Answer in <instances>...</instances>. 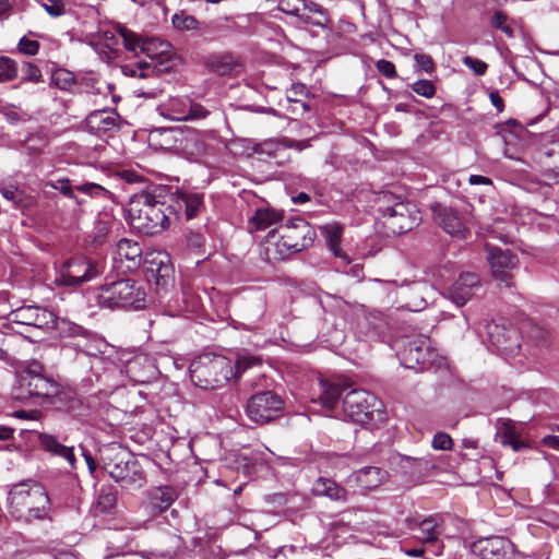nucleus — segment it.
<instances>
[{
	"mask_svg": "<svg viewBox=\"0 0 559 559\" xmlns=\"http://www.w3.org/2000/svg\"><path fill=\"white\" fill-rule=\"evenodd\" d=\"M142 249L136 241L123 238L116 246L114 253V269L119 273H127L138 269L141 264Z\"/></svg>",
	"mask_w": 559,
	"mask_h": 559,
	"instance_id": "nucleus-18",
	"label": "nucleus"
},
{
	"mask_svg": "<svg viewBox=\"0 0 559 559\" xmlns=\"http://www.w3.org/2000/svg\"><path fill=\"white\" fill-rule=\"evenodd\" d=\"M474 550L481 559H509L512 544L504 537L492 536L476 542Z\"/></svg>",
	"mask_w": 559,
	"mask_h": 559,
	"instance_id": "nucleus-23",
	"label": "nucleus"
},
{
	"mask_svg": "<svg viewBox=\"0 0 559 559\" xmlns=\"http://www.w3.org/2000/svg\"><path fill=\"white\" fill-rule=\"evenodd\" d=\"M479 288V278L475 273H462L449 288V298L456 306H464Z\"/></svg>",
	"mask_w": 559,
	"mask_h": 559,
	"instance_id": "nucleus-24",
	"label": "nucleus"
},
{
	"mask_svg": "<svg viewBox=\"0 0 559 559\" xmlns=\"http://www.w3.org/2000/svg\"><path fill=\"white\" fill-rule=\"evenodd\" d=\"M407 528L421 543L435 545L440 535V523L436 516H409L405 519Z\"/></svg>",
	"mask_w": 559,
	"mask_h": 559,
	"instance_id": "nucleus-20",
	"label": "nucleus"
},
{
	"mask_svg": "<svg viewBox=\"0 0 559 559\" xmlns=\"http://www.w3.org/2000/svg\"><path fill=\"white\" fill-rule=\"evenodd\" d=\"M430 290L426 283H414L411 287V294L414 296L413 302L408 304L414 311L425 308L428 304L427 298L423 295L424 292Z\"/></svg>",
	"mask_w": 559,
	"mask_h": 559,
	"instance_id": "nucleus-45",
	"label": "nucleus"
},
{
	"mask_svg": "<svg viewBox=\"0 0 559 559\" xmlns=\"http://www.w3.org/2000/svg\"><path fill=\"white\" fill-rule=\"evenodd\" d=\"M10 324L19 328L48 332L53 330L56 314L53 311L40 306H23L10 312Z\"/></svg>",
	"mask_w": 559,
	"mask_h": 559,
	"instance_id": "nucleus-12",
	"label": "nucleus"
},
{
	"mask_svg": "<svg viewBox=\"0 0 559 559\" xmlns=\"http://www.w3.org/2000/svg\"><path fill=\"white\" fill-rule=\"evenodd\" d=\"M187 245L188 247L199 250L203 246V237L198 233H190L187 235Z\"/></svg>",
	"mask_w": 559,
	"mask_h": 559,
	"instance_id": "nucleus-64",
	"label": "nucleus"
},
{
	"mask_svg": "<svg viewBox=\"0 0 559 559\" xmlns=\"http://www.w3.org/2000/svg\"><path fill=\"white\" fill-rule=\"evenodd\" d=\"M51 83L62 91H71L75 85V76L67 69H56L51 74Z\"/></svg>",
	"mask_w": 559,
	"mask_h": 559,
	"instance_id": "nucleus-43",
	"label": "nucleus"
},
{
	"mask_svg": "<svg viewBox=\"0 0 559 559\" xmlns=\"http://www.w3.org/2000/svg\"><path fill=\"white\" fill-rule=\"evenodd\" d=\"M118 115L115 111L97 110L86 118L87 127L96 133L108 132L118 128Z\"/></svg>",
	"mask_w": 559,
	"mask_h": 559,
	"instance_id": "nucleus-27",
	"label": "nucleus"
},
{
	"mask_svg": "<svg viewBox=\"0 0 559 559\" xmlns=\"http://www.w3.org/2000/svg\"><path fill=\"white\" fill-rule=\"evenodd\" d=\"M43 7L46 12L53 17H58L64 13V4L60 0H51L49 3H44Z\"/></svg>",
	"mask_w": 559,
	"mask_h": 559,
	"instance_id": "nucleus-62",
	"label": "nucleus"
},
{
	"mask_svg": "<svg viewBox=\"0 0 559 559\" xmlns=\"http://www.w3.org/2000/svg\"><path fill=\"white\" fill-rule=\"evenodd\" d=\"M366 323L369 328L368 335L371 340L380 338L386 328V321L383 317V314L379 311L370 312L366 318Z\"/></svg>",
	"mask_w": 559,
	"mask_h": 559,
	"instance_id": "nucleus-39",
	"label": "nucleus"
},
{
	"mask_svg": "<svg viewBox=\"0 0 559 559\" xmlns=\"http://www.w3.org/2000/svg\"><path fill=\"white\" fill-rule=\"evenodd\" d=\"M174 133L177 148L189 159L205 156L211 148L207 140L214 139L212 132L205 133L194 129L176 130Z\"/></svg>",
	"mask_w": 559,
	"mask_h": 559,
	"instance_id": "nucleus-14",
	"label": "nucleus"
},
{
	"mask_svg": "<svg viewBox=\"0 0 559 559\" xmlns=\"http://www.w3.org/2000/svg\"><path fill=\"white\" fill-rule=\"evenodd\" d=\"M0 193L5 200L11 202L15 209H25L33 203L32 197L27 195L15 185L0 186Z\"/></svg>",
	"mask_w": 559,
	"mask_h": 559,
	"instance_id": "nucleus-34",
	"label": "nucleus"
},
{
	"mask_svg": "<svg viewBox=\"0 0 559 559\" xmlns=\"http://www.w3.org/2000/svg\"><path fill=\"white\" fill-rule=\"evenodd\" d=\"M412 90L416 94H418L423 97H426V98H431L436 94L435 85L432 84L431 81H428V80H419V81L413 83Z\"/></svg>",
	"mask_w": 559,
	"mask_h": 559,
	"instance_id": "nucleus-54",
	"label": "nucleus"
},
{
	"mask_svg": "<svg viewBox=\"0 0 559 559\" xmlns=\"http://www.w3.org/2000/svg\"><path fill=\"white\" fill-rule=\"evenodd\" d=\"M177 498L171 486H159L151 490L150 500L154 510L163 512L168 509Z\"/></svg>",
	"mask_w": 559,
	"mask_h": 559,
	"instance_id": "nucleus-31",
	"label": "nucleus"
},
{
	"mask_svg": "<svg viewBox=\"0 0 559 559\" xmlns=\"http://www.w3.org/2000/svg\"><path fill=\"white\" fill-rule=\"evenodd\" d=\"M143 286L130 278L105 283L96 295L100 308L107 309H141L145 305Z\"/></svg>",
	"mask_w": 559,
	"mask_h": 559,
	"instance_id": "nucleus-6",
	"label": "nucleus"
},
{
	"mask_svg": "<svg viewBox=\"0 0 559 559\" xmlns=\"http://www.w3.org/2000/svg\"><path fill=\"white\" fill-rule=\"evenodd\" d=\"M281 218V214L275 210L258 209L249 221V229L250 231L264 230L280 222Z\"/></svg>",
	"mask_w": 559,
	"mask_h": 559,
	"instance_id": "nucleus-33",
	"label": "nucleus"
},
{
	"mask_svg": "<svg viewBox=\"0 0 559 559\" xmlns=\"http://www.w3.org/2000/svg\"><path fill=\"white\" fill-rule=\"evenodd\" d=\"M117 502L116 493L112 492L110 489H100L97 502H96V509L102 513L109 512Z\"/></svg>",
	"mask_w": 559,
	"mask_h": 559,
	"instance_id": "nucleus-46",
	"label": "nucleus"
},
{
	"mask_svg": "<svg viewBox=\"0 0 559 559\" xmlns=\"http://www.w3.org/2000/svg\"><path fill=\"white\" fill-rule=\"evenodd\" d=\"M151 272L152 275L156 277L157 287L165 288L168 286L173 273L171 267L168 264L160 261L156 269H151Z\"/></svg>",
	"mask_w": 559,
	"mask_h": 559,
	"instance_id": "nucleus-48",
	"label": "nucleus"
},
{
	"mask_svg": "<svg viewBox=\"0 0 559 559\" xmlns=\"http://www.w3.org/2000/svg\"><path fill=\"white\" fill-rule=\"evenodd\" d=\"M284 402L273 391H262L253 394L247 402L246 413L255 424L264 425L280 417Z\"/></svg>",
	"mask_w": 559,
	"mask_h": 559,
	"instance_id": "nucleus-11",
	"label": "nucleus"
},
{
	"mask_svg": "<svg viewBox=\"0 0 559 559\" xmlns=\"http://www.w3.org/2000/svg\"><path fill=\"white\" fill-rule=\"evenodd\" d=\"M75 190L92 198H108L110 195V192L107 189L95 182H85L82 185H78L75 186Z\"/></svg>",
	"mask_w": 559,
	"mask_h": 559,
	"instance_id": "nucleus-50",
	"label": "nucleus"
},
{
	"mask_svg": "<svg viewBox=\"0 0 559 559\" xmlns=\"http://www.w3.org/2000/svg\"><path fill=\"white\" fill-rule=\"evenodd\" d=\"M287 141L280 143L277 141L269 140L258 145L255 148L257 153L272 155L277 152L281 147H297L300 150V143L287 144Z\"/></svg>",
	"mask_w": 559,
	"mask_h": 559,
	"instance_id": "nucleus-53",
	"label": "nucleus"
},
{
	"mask_svg": "<svg viewBox=\"0 0 559 559\" xmlns=\"http://www.w3.org/2000/svg\"><path fill=\"white\" fill-rule=\"evenodd\" d=\"M45 404L52 406L57 411L72 414L73 416L84 415L86 409L82 399L74 390L69 388L60 389L58 383L57 392L51 394Z\"/></svg>",
	"mask_w": 559,
	"mask_h": 559,
	"instance_id": "nucleus-19",
	"label": "nucleus"
},
{
	"mask_svg": "<svg viewBox=\"0 0 559 559\" xmlns=\"http://www.w3.org/2000/svg\"><path fill=\"white\" fill-rule=\"evenodd\" d=\"M438 224L445 233L457 239H464L467 235V229L459 217L456 211L451 207L437 204L432 207Z\"/></svg>",
	"mask_w": 559,
	"mask_h": 559,
	"instance_id": "nucleus-26",
	"label": "nucleus"
},
{
	"mask_svg": "<svg viewBox=\"0 0 559 559\" xmlns=\"http://www.w3.org/2000/svg\"><path fill=\"white\" fill-rule=\"evenodd\" d=\"M23 80L29 82H40L41 81V72L39 68L31 62L24 63L22 68Z\"/></svg>",
	"mask_w": 559,
	"mask_h": 559,
	"instance_id": "nucleus-58",
	"label": "nucleus"
},
{
	"mask_svg": "<svg viewBox=\"0 0 559 559\" xmlns=\"http://www.w3.org/2000/svg\"><path fill=\"white\" fill-rule=\"evenodd\" d=\"M329 249L332 251V253L342 260H344L346 263H349V259L347 254L342 251L340 243L342 239L343 234V226L338 223H332L326 224L321 228Z\"/></svg>",
	"mask_w": 559,
	"mask_h": 559,
	"instance_id": "nucleus-30",
	"label": "nucleus"
},
{
	"mask_svg": "<svg viewBox=\"0 0 559 559\" xmlns=\"http://www.w3.org/2000/svg\"><path fill=\"white\" fill-rule=\"evenodd\" d=\"M391 464L395 465L399 471L413 478H420L436 468V464L431 455L423 457H412L401 454L391 456Z\"/></svg>",
	"mask_w": 559,
	"mask_h": 559,
	"instance_id": "nucleus-21",
	"label": "nucleus"
},
{
	"mask_svg": "<svg viewBox=\"0 0 559 559\" xmlns=\"http://www.w3.org/2000/svg\"><path fill=\"white\" fill-rule=\"evenodd\" d=\"M255 357H240L234 365L222 355L205 353L193 359L189 367L191 381L204 390L224 386L233 377H238L249 367L258 364Z\"/></svg>",
	"mask_w": 559,
	"mask_h": 559,
	"instance_id": "nucleus-3",
	"label": "nucleus"
},
{
	"mask_svg": "<svg viewBox=\"0 0 559 559\" xmlns=\"http://www.w3.org/2000/svg\"><path fill=\"white\" fill-rule=\"evenodd\" d=\"M319 400L324 408L335 413L342 397V413L348 419L362 427H377L385 421L382 402L373 394L361 389H352L348 380H320Z\"/></svg>",
	"mask_w": 559,
	"mask_h": 559,
	"instance_id": "nucleus-1",
	"label": "nucleus"
},
{
	"mask_svg": "<svg viewBox=\"0 0 559 559\" xmlns=\"http://www.w3.org/2000/svg\"><path fill=\"white\" fill-rule=\"evenodd\" d=\"M171 22L174 27L178 31H192L198 27L197 19L185 12L174 14Z\"/></svg>",
	"mask_w": 559,
	"mask_h": 559,
	"instance_id": "nucleus-47",
	"label": "nucleus"
},
{
	"mask_svg": "<svg viewBox=\"0 0 559 559\" xmlns=\"http://www.w3.org/2000/svg\"><path fill=\"white\" fill-rule=\"evenodd\" d=\"M53 329L58 331V333L62 337H81L83 338L87 335V330L82 328L81 325L71 322L67 319H59L56 316V324H53Z\"/></svg>",
	"mask_w": 559,
	"mask_h": 559,
	"instance_id": "nucleus-38",
	"label": "nucleus"
},
{
	"mask_svg": "<svg viewBox=\"0 0 559 559\" xmlns=\"http://www.w3.org/2000/svg\"><path fill=\"white\" fill-rule=\"evenodd\" d=\"M386 217V226L394 234H403L412 230L420 221L419 212L415 204L397 202L393 206L383 209Z\"/></svg>",
	"mask_w": 559,
	"mask_h": 559,
	"instance_id": "nucleus-13",
	"label": "nucleus"
},
{
	"mask_svg": "<svg viewBox=\"0 0 559 559\" xmlns=\"http://www.w3.org/2000/svg\"><path fill=\"white\" fill-rule=\"evenodd\" d=\"M119 35L123 39V45L127 50L138 53V50L145 53L152 64H156L163 71L169 69L167 62L170 61L171 45L168 41L157 38H140L134 32L126 28H118Z\"/></svg>",
	"mask_w": 559,
	"mask_h": 559,
	"instance_id": "nucleus-9",
	"label": "nucleus"
},
{
	"mask_svg": "<svg viewBox=\"0 0 559 559\" xmlns=\"http://www.w3.org/2000/svg\"><path fill=\"white\" fill-rule=\"evenodd\" d=\"M206 66L218 75H227L234 71L237 64L231 55L223 53L210 56Z\"/></svg>",
	"mask_w": 559,
	"mask_h": 559,
	"instance_id": "nucleus-36",
	"label": "nucleus"
},
{
	"mask_svg": "<svg viewBox=\"0 0 559 559\" xmlns=\"http://www.w3.org/2000/svg\"><path fill=\"white\" fill-rule=\"evenodd\" d=\"M376 68L382 75L388 79H394L397 75L394 63L389 60L381 59L377 61Z\"/></svg>",
	"mask_w": 559,
	"mask_h": 559,
	"instance_id": "nucleus-59",
	"label": "nucleus"
},
{
	"mask_svg": "<svg viewBox=\"0 0 559 559\" xmlns=\"http://www.w3.org/2000/svg\"><path fill=\"white\" fill-rule=\"evenodd\" d=\"M301 1L304 3V8L306 10L320 15L319 20L311 22L313 25L323 27L330 22L328 12L322 5H320L313 1H307V0H301Z\"/></svg>",
	"mask_w": 559,
	"mask_h": 559,
	"instance_id": "nucleus-52",
	"label": "nucleus"
},
{
	"mask_svg": "<svg viewBox=\"0 0 559 559\" xmlns=\"http://www.w3.org/2000/svg\"><path fill=\"white\" fill-rule=\"evenodd\" d=\"M47 186L58 190L64 197L72 199L76 205L80 206L83 204V201L74 194L75 186L73 187L68 178H59L55 181L48 182Z\"/></svg>",
	"mask_w": 559,
	"mask_h": 559,
	"instance_id": "nucleus-44",
	"label": "nucleus"
},
{
	"mask_svg": "<svg viewBox=\"0 0 559 559\" xmlns=\"http://www.w3.org/2000/svg\"><path fill=\"white\" fill-rule=\"evenodd\" d=\"M171 545L164 550H142L139 555L143 559H173L180 545V538L178 536L170 537Z\"/></svg>",
	"mask_w": 559,
	"mask_h": 559,
	"instance_id": "nucleus-41",
	"label": "nucleus"
},
{
	"mask_svg": "<svg viewBox=\"0 0 559 559\" xmlns=\"http://www.w3.org/2000/svg\"><path fill=\"white\" fill-rule=\"evenodd\" d=\"M122 72L129 76L150 78L152 74L162 72L156 64L144 62H138L135 64H127L122 67Z\"/></svg>",
	"mask_w": 559,
	"mask_h": 559,
	"instance_id": "nucleus-40",
	"label": "nucleus"
},
{
	"mask_svg": "<svg viewBox=\"0 0 559 559\" xmlns=\"http://www.w3.org/2000/svg\"><path fill=\"white\" fill-rule=\"evenodd\" d=\"M399 357L406 368L427 369L436 361L437 353L431 347L430 338L419 334L404 341Z\"/></svg>",
	"mask_w": 559,
	"mask_h": 559,
	"instance_id": "nucleus-10",
	"label": "nucleus"
},
{
	"mask_svg": "<svg viewBox=\"0 0 559 559\" xmlns=\"http://www.w3.org/2000/svg\"><path fill=\"white\" fill-rule=\"evenodd\" d=\"M8 499L11 513L19 519L32 520L45 516L48 496L38 484H17L10 490Z\"/></svg>",
	"mask_w": 559,
	"mask_h": 559,
	"instance_id": "nucleus-7",
	"label": "nucleus"
},
{
	"mask_svg": "<svg viewBox=\"0 0 559 559\" xmlns=\"http://www.w3.org/2000/svg\"><path fill=\"white\" fill-rule=\"evenodd\" d=\"M104 273L102 262L80 257L64 261L56 271L55 284L64 287H79L99 277Z\"/></svg>",
	"mask_w": 559,
	"mask_h": 559,
	"instance_id": "nucleus-8",
	"label": "nucleus"
},
{
	"mask_svg": "<svg viewBox=\"0 0 559 559\" xmlns=\"http://www.w3.org/2000/svg\"><path fill=\"white\" fill-rule=\"evenodd\" d=\"M157 187L134 193L129 203V219L131 226L139 233L153 236L167 228L177 217L176 209L162 200Z\"/></svg>",
	"mask_w": 559,
	"mask_h": 559,
	"instance_id": "nucleus-2",
	"label": "nucleus"
},
{
	"mask_svg": "<svg viewBox=\"0 0 559 559\" xmlns=\"http://www.w3.org/2000/svg\"><path fill=\"white\" fill-rule=\"evenodd\" d=\"M481 333L497 350L513 354L520 348L516 330L504 323L495 320L486 321Z\"/></svg>",
	"mask_w": 559,
	"mask_h": 559,
	"instance_id": "nucleus-16",
	"label": "nucleus"
},
{
	"mask_svg": "<svg viewBox=\"0 0 559 559\" xmlns=\"http://www.w3.org/2000/svg\"><path fill=\"white\" fill-rule=\"evenodd\" d=\"M415 60L417 66L425 72L430 73L433 71L435 64L430 56L424 53H416Z\"/></svg>",
	"mask_w": 559,
	"mask_h": 559,
	"instance_id": "nucleus-63",
	"label": "nucleus"
},
{
	"mask_svg": "<svg viewBox=\"0 0 559 559\" xmlns=\"http://www.w3.org/2000/svg\"><path fill=\"white\" fill-rule=\"evenodd\" d=\"M99 463L109 476L123 488H140L145 476L132 455L118 443H108L99 449Z\"/></svg>",
	"mask_w": 559,
	"mask_h": 559,
	"instance_id": "nucleus-4",
	"label": "nucleus"
},
{
	"mask_svg": "<svg viewBox=\"0 0 559 559\" xmlns=\"http://www.w3.org/2000/svg\"><path fill=\"white\" fill-rule=\"evenodd\" d=\"M17 68L14 60L0 57V82H8L16 76Z\"/></svg>",
	"mask_w": 559,
	"mask_h": 559,
	"instance_id": "nucleus-49",
	"label": "nucleus"
},
{
	"mask_svg": "<svg viewBox=\"0 0 559 559\" xmlns=\"http://www.w3.org/2000/svg\"><path fill=\"white\" fill-rule=\"evenodd\" d=\"M452 445H453V440H452L451 436L443 431L437 432L433 436L432 441H431V447L435 450L447 451V450H451Z\"/></svg>",
	"mask_w": 559,
	"mask_h": 559,
	"instance_id": "nucleus-55",
	"label": "nucleus"
},
{
	"mask_svg": "<svg viewBox=\"0 0 559 559\" xmlns=\"http://www.w3.org/2000/svg\"><path fill=\"white\" fill-rule=\"evenodd\" d=\"M312 492L316 496L328 497L334 501H346L347 499L346 489L325 477H320L314 481Z\"/></svg>",
	"mask_w": 559,
	"mask_h": 559,
	"instance_id": "nucleus-29",
	"label": "nucleus"
},
{
	"mask_svg": "<svg viewBox=\"0 0 559 559\" xmlns=\"http://www.w3.org/2000/svg\"><path fill=\"white\" fill-rule=\"evenodd\" d=\"M178 213V210H182L185 212V216L187 219H192L203 210V198L199 193H187L181 192L178 194L175 205H173Z\"/></svg>",
	"mask_w": 559,
	"mask_h": 559,
	"instance_id": "nucleus-28",
	"label": "nucleus"
},
{
	"mask_svg": "<svg viewBox=\"0 0 559 559\" xmlns=\"http://www.w3.org/2000/svg\"><path fill=\"white\" fill-rule=\"evenodd\" d=\"M209 114V110L205 109L201 104L194 103L189 98L187 120L204 119Z\"/></svg>",
	"mask_w": 559,
	"mask_h": 559,
	"instance_id": "nucleus-56",
	"label": "nucleus"
},
{
	"mask_svg": "<svg viewBox=\"0 0 559 559\" xmlns=\"http://www.w3.org/2000/svg\"><path fill=\"white\" fill-rule=\"evenodd\" d=\"M281 231L283 247L294 252L301 251L312 240L311 227L302 218L287 221L285 225L281 226Z\"/></svg>",
	"mask_w": 559,
	"mask_h": 559,
	"instance_id": "nucleus-17",
	"label": "nucleus"
},
{
	"mask_svg": "<svg viewBox=\"0 0 559 559\" xmlns=\"http://www.w3.org/2000/svg\"><path fill=\"white\" fill-rule=\"evenodd\" d=\"M490 25L493 28H498L501 32H503L508 37L514 36L513 28L508 24V16L502 11H496L491 19H490Z\"/></svg>",
	"mask_w": 559,
	"mask_h": 559,
	"instance_id": "nucleus-51",
	"label": "nucleus"
},
{
	"mask_svg": "<svg viewBox=\"0 0 559 559\" xmlns=\"http://www.w3.org/2000/svg\"><path fill=\"white\" fill-rule=\"evenodd\" d=\"M463 63L471 69L476 75H484L487 71V63L483 60L466 56L463 58Z\"/></svg>",
	"mask_w": 559,
	"mask_h": 559,
	"instance_id": "nucleus-57",
	"label": "nucleus"
},
{
	"mask_svg": "<svg viewBox=\"0 0 559 559\" xmlns=\"http://www.w3.org/2000/svg\"><path fill=\"white\" fill-rule=\"evenodd\" d=\"M302 2L301 0H280L278 9L287 14L298 15L299 7L298 3Z\"/></svg>",
	"mask_w": 559,
	"mask_h": 559,
	"instance_id": "nucleus-61",
	"label": "nucleus"
},
{
	"mask_svg": "<svg viewBox=\"0 0 559 559\" xmlns=\"http://www.w3.org/2000/svg\"><path fill=\"white\" fill-rule=\"evenodd\" d=\"M485 250L493 278L503 283L507 287H511V271L519 265L518 257L510 250H502L488 243L485 246Z\"/></svg>",
	"mask_w": 559,
	"mask_h": 559,
	"instance_id": "nucleus-15",
	"label": "nucleus"
},
{
	"mask_svg": "<svg viewBox=\"0 0 559 559\" xmlns=\"http://www.w3.org/2000/svg\"><path fill=\"white\" fill-rule=\"evenodd\" d=\"M13 392L17 400L37 397L45 404L47 399L57 392V382L46 374L41 362L34 359L20 367Z\"/></svg>",
	"mask_w": 559,
	"mask_h": 559,
	"instance_id": "nucleus-5",
	"label": "nucleus"
},
{
	"mask_svg": "<svg viewBox=\"0 0 559 559\" xmlns=\"http://www.w3.org/2000/svg\"><path fill=\"white\" fill-rule=\"evenodd\" d=\"M126 376L135 383H146L155 378V365L146 355H135L124 366Z\"/></svg>",
	"mask_w": 559,
	"mask_h": 559,
	"instance_id": "nucleus-25",
	"label": "nucleus"
},
{
	"mask_svg": "<svg viewBox=\"0 0 559 559\" xmlns=\"http://www.w3.org/2000/svg\"><path fill=\"white\" fill-rule=\"evenodd\" d=\"M75 346L91 357L104 355L109 349V344L103 337H99L90 331H87V335L79 341Z\"/></svg>",
	"mask_w": 559,
	"mask_h": 559,
	"instance_id": "nucleus-32",
	"label": "nucleus"
},
{
	"mask_svg": "<svg viewBox=\"0 0 559 559\" xmlns=\"http://www.w3.org/2000/svg\"><path fill=\"white\" fill-rule=\"evenodd\" d=\"M38 442L40 448L50 456L62 460L66 463V469L71 471L75 467L76 460L73 445H67L56 436L47 432L38 435Z\"/></svg>",
	"mask_w": 559,
	"mask_h": 559,
	"instance_id": "nucleus-22",
	"label": "nucleus"
},
{
	"mask_svg": "<svg viewBox=\"0 0 559 559\" xmlns=\"http://www.w3.org/2000/svg\"><path fill=\"white\" fill-rule=\"evenodd\" d=\"M501 443L512 448V450L515 452L527 448L526 442L520 438L519 433L515 431L514 426L511 424H507L504 426L501 435Z\"/></svg>",
	"mask_w": 559,
	"mask_h": 559,
	"instance_id": "nucleus-42",
	"label": "nucleus"
},
{
	"mask_svg": "<svg viewBox=\"0 0 559 559\" xmlns=\"http://www.w3.org/2000/svg\"><path fill=\"white\" fill-rule=\"evenodd\" d=\"M188 106V97L171 98L167 104V114H165V116L171 120L187 121Z\"/></svg>",
	"mask_w": 559,
	"mask_h": 559,
	"instance_id": "nucleus-37",
	"label": "nucleus"
},
{
	"mask_svg": "<svg viewBox=\"0 0 559 559\" xmlns=\"http://www.w3.org/2000/svg\"><path fill=\"white\" fill-rule=\"evenodd\" d=\"M19 49L21 52L34 56L38 52L39 44L36 40L28 39L26 37L21 38L19 43Z\"/></svg>",
	"mask_w": 559,
	"mask_h": 559,
	"instance_id": "nucleus-60",
	"label": "nucleus"
},
{
	"mask_svg": "<svg viewBox=\"0 0 559 559\" xmlns=\"http://www.w3.org/2000/svg\"><path fill=\"white\" fill-rule=\"evenodd\" d=\"M356 481L365 489L377 488L382 479L383 472L376 466H367L356 472Z\"/></svg>",
	"mask_w": 559,
	"mask_h": 559,
	"instance_id": "nucleus-35",
	"label": "nucleus"
}]
</instances>
